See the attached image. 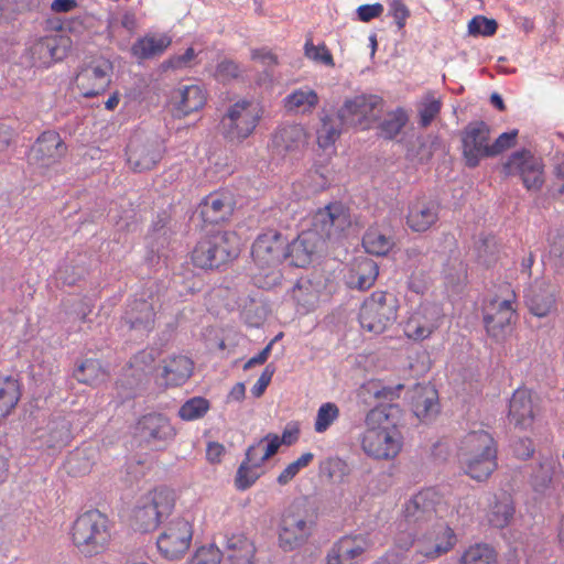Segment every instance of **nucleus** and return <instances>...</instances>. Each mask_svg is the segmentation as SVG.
Wrapping results in <instances>:
<instances>
[{"instance_id":"obj_10","label":"nucleus","mask_w":564,"mask_h":564,"mask_svg":"<svg viewBox=\"0 0 564 564\" xmlns=\"http://www.w3.org/2000/svg\"><path fill=\"white\" fill-rule=\"evenodd\" d=\"M383 100L377 95H358L345 100L339 108V116L346 127L368 130L379 119Z\"/></svg>"},{"instance_id":"obj_21","label":"nucleus","mask_w":564,"mask_h":564,"mask_svg":"<svg viewBox=\"0 0 564 564\" xmlns=\"http://www.w3.org/2000/svg\"><path fill=\"white\" fill-rule=\"evenodd\" d=\"M370 547L367 533L343 535L327 551L325 564H355Z\"/></svg>"},{"instance_id":"obj_58","label":"nucleus","mask_w":564,"mask_h":564,"mask_svg":"<svg viewBox=\"0 0 564 564\" xmlns=\"http://www.w3.org/2000/svg\"><path fill=\"white\" fill-rule=\"evenodd\" d=\"M518 137V130L501 133L492 143H490V158L496 156L514 145Z\"/></svg>"},{"instance_id":"obj_64","label":"nucleus","mask_w":564,"mask_h":564,"mask_svg":"<svg viewBox=\"0 0 564 564\" xmlns=\"http://www.w3.org/2000/svg\"><path fill=\"white\" fill-rule=\"evenodd\" d=\"M534 453L532 440L520 438L513 444V454L520 459H529Z\"/></svg>"},{"instance_id":"obj_16","label":"nucleus","mask_w":564,"mask_h":564,"mask_svg":"<svg viewBox=\"0 0 564 564\" xmlns=\"http://www.w3.org/2000/svg\"><path fill=\"white\" fill-rule=\"evenodd\" d=\"M251 256L259 268H275L288 257V239L281 232L270 229L257 237Z\"/></svg>"},{"instance_id":"obj_35","label":"nucleus","mask_w":564,"mask_h":564,"mask_svg":"<svg viewBox=\"0 0 564 564\" xmlns=\"http://www.w3.org/2000/svg\"><path fill=\"white\" fill-rule=\"evenodd\" d=\"M225 549L231 564H253L256 547L245 534L238 533L228 536Z\"/></svg>"},{"instance_id":"obj_9","label":"nucleus","mask_w":564,"mask_h":564,"mask_svg":"<svg viewBox=\"0 0 564 564\" xmlns=\"http://www.w3.org/2000/svg\"><path fill=\"white\" fill-rule=\"evenodd\" d=\"M351 226L349 208L341 202H330L312 216L310 230L318 239H338Z\"/></svg>"},{"instance_id":"obj_61","label":"nucleus","mask_w":564,"mask_h":564,"mask_svg":"<svg viewBox=\"0 0 564 564\" xmlns=\"http://www.w3.org/2000/svg\"><path fill=\"white\" fill-rule=\"evenodd\" d=\"M383 12V6L379 2L373 4H362L357 9L358 19L361 22H369L372 19L379 18Z\"/></svg>"},{"instance_id":"obj_49","label":"nucleus","mask_w":564,"mask_h":564,"mask_svg":"<svg viewBox=\"0 0 564 564\" xmlns=\"http://www.w3.org/2000/svg\"><path fill=\"white\" fill-rule=\"evenodd\" d=\"M339 417V408L333 402L323 403L317 410L314 430L317 433L326 432L329 426Z\"/></svg>"},{"instance_id":"obj_42","label":"nucleus","mask_w":564,"mask_h":564,"mask_svg":"<svg viewBox=\"0 0 564 564\" xmlns=\"http://www.w3.org/2000/svg\"><path fill=\"white\" fill-rule=\"evenodd\" d=\"M442 100L434 93L425 94L417 104L419 124L421 128H427L440 115Z\"/></svg>"},{"instance_id":"obj_44","label":"nucleus","mask_w":564,"mask_h":564,"mask_svg":"<svg viewBox=\"0 0 564 564\" xmlns=\"http://www.w3.org/2000/svg\"><path fill=\"white\" fill-rule=\"evenodd\" d=\"M402 389L403 384H398L395 387H384L379 380H369L359 388L358 395H372L378 400L393 401L394 399L399 398L400 391Z\"/></svg>"},{"instance_id":"obj_26","label":"nucleus","mask_w":564,"mask_h":564,"mask_svg":"<svg viewBox=\"0 0 564 564\" xmlns=\"http://www.w3.org/2000/svg\"><path fill=\"white\" fill-rule=\"evenodd\" d=\"M440 219V204L434 200L417 199L409 206L406 225L414 232H425Z\"/></svg>"},{"instance_id":"obj_47","label":"nucleus","mask_w":564,"mask_h":564,"mask_svg":"<svg viewBox=\"0 0 564 564\" xmlns=\"http://www.w3.org/2000/svg\"><path fill=\"white\" fill-rule=\"evenodd\" d=\"M33 58H37L42 64H51L57 58L56 37L46 36L40 39L31 47Z\"/></svg>"},{"instance_id":"obj_19","label":"nucleus","mask_w":564,"mask_h":564,"mask_svg":"<svg viewBox=\"0 0 564 564\" xmlns=\"http://www.w3.org/2000/svg\"><path fill=\"white\" fill-rule=\"evenodd\" d=\"M540 413L538 397L525 387L516 389L509 401L508 420L516 429L532 427Z\"/></svg>"},{"instance_id":"obj_1","label":"nucleus","mask_w":564,"mask_h":564,"mask_svg":"<svg viewBox=\"0 0 564 564\" xmlns=\"http://www.w3.org/2000/svg\"><path fill=\"white\" fill-rule=\"evenodd\" d=\"M401 422L402 409L398 404H379L370 409L365 415V431L359 437L366 455L383 460L395 458L403 446Z\"/></svg>"},{"instance_id":"obj_38","label":"nucleus","mask_w":564,"mask_h":564,"mask_svg":"<svg viewBox=\"0 0 564 564\" xmlns=\"http://www.w3.org/2000/svg\"><path fill=\"white\" fill-rule=\"evenodd\" d=\"M273 143L286 152L297 150L306 143L305 129L301 124L283 126L274 133Z\"/></svg>"},{"instance_id":"obj_27","label":"nucleus","mask_w":564,"mask_h":564,"mask_svg":"<svg viewBox=\"0 0 564 564\" xmlns=\"http://www.w3.org/2000/svg\"><path fill=\"white\" fill-rule=\"evenodd\" d=\"M514 511V505L509 495L506 492L494 494L488 498L486 519L490 527L503 529L510 524Z\"/></svg>"},{"instance_id":"obj_53","label":"nucleus","mask_w":564,"mask_h":564,"mask_svg":"<svg viewBox=\"0 0 564 564\" xmlns=\"http://www.w3.org/2000/svg\"><path fill=\"white\" fill-rule=\"evenodd\" d=\"M221 551L214 544L198 547L187 564H220Z\"/></svg>"},{"instance_id":"obj_5","label":"nucleus","mask_w":564,"mask_h":564,"mask_svg":"<svg viewBox=\"0 0 564 564\" xmlns=\"http://www.w3.org/2000/svg\"><path fill=\"white\" fill-rule=\"evenodd\" d=\"M240 252V238L235 231H221L199 240L192 251V262L200 269H217Z\"/></svg>"},{"instance_id":"obj_11","label":"nucleus","mask_w":564,"mask_h":564,"mask_svg":"<svg viewBox=\"0 0 564 564\" xmlns=\"http://www.w3.org/2000/svg\"><path fill=\"white\" fill-rule=\"evenodd\" d=\"M444 318V312L438 304L421 303L404 322V336L414 341H423L441 327Z\"/></svg>"},{"instance_id":"obj_25","label":"nucleus","mask_w":564,"mask_h":564,"mask_svg":"<svg viewBox=\"0 0 564 564\" xmlns=\"http://www.w3.org/2000/svg\"><path fill=\"white\" fill-rule=\"evenodd\" d=\"M31 151L33 160L39 165L48 167L65 156L67 147L58 132L48 130L37 138Z\"/></svg>"},{"instance_id":"obj_33","label":"nucleus","mask_w":564,"mask_h":564,"mask_svg":"<svg viewBox=\"0 0 564 564\" xmlns=\"http://www.w3.org/2000/svg\"><path fill=\"white\" fill-rule=\"evenodd\" d=\"M193 361L186 356H173L164 360L162 377L166 386L178 387L193 373Z\"/></svg>"},{"instance_id":"obj_43","label":"nucleus","mask_w":564,"mask_h":564,"mask_svg":"<svg viewBox=\"0 0 564 564\" xmlns=\"http://www.w3.org/2000/svg\"><path fill=\"white\" fill-rule=\"evenodd\" d=\"M362 246L368 253L386 256L393 247V241L378 229L370 228L362 238Z\"/></svg>"},{"instance_id":"obj_4","label":"nucleus","mask_w":564,"mask_h":564,"mask_svg":"<svg viewBox=\"0 0 564 564\" xmlns=\"http://www.w3.org/2000/svg\"><path fill=\"white\" fill-rule=\"evenodd\" d=\"M262 116L263 109L258 102L238 99L229 105L220 119L223 137L232 144H241L254 133Z\"/></svg>"},{"instance_id":"obj_62","label":"nucleus","mask_w":564,"mask_h":564,"mask_svg":"<svg viewBox=\"0 0 564 564\" xmlns=\"http://www.w3.org/2000/svg\"><path fill=\"white\" fill-rule=\"evenodd\" d=\"M529 307L533 315L544 317L551 312L553 307V300L550 296L541 301L538 297H533L529 302Z\"/></svg>"},{"instance_id":"obj_36","label":"nucleus","mask_w":564,"mask_h":564,"mask_svg":"<svg viewBox=\"0 0 564 564\" xmlns=\"http://www.w3.org/2000/svg\"><path fill=\"white\" fill-rule=\"evenodd\" d=\"M344 126L346 123L340 118L339 111L336 116L326 115L322 117L321 127L316 131L318 147L324 150L334 147L341 135Z\"/></svg>"},{"instance_id":"obj_20","label":"nucleus","mask_w":564,"mask_h":564,"mask_svg":"<svg viewBox=\"0 0 564 564\" xmlns=\"http://www.w3.org/2000/svg\"><path fill=\"white\" fill-rule=\"evenodd\" d=\"M507 174H519L527 189L538 191L544 183L543 164L530 151H517L510 155L505 164Z\"/></svg>"},{"instance_id":"obj_23","label":"nucleus","mask_w":564,"mask_h":564,"mask_svg":"<svg viewBox=\"0 0 564 564\" xmlns=\"http://www.w3.org/2000/svg\"><path fill=\"white\" fill-rule=\"evenodd\" d=\"M135 435L149 445L161 446L172 441L176 431L165 415L149 413L138 420Z\"/></svg>"},{"instance_id":"obj_29","label":"nucleus","mask_w":564,"mask_h":564,"mask_svg":"<svg viewBox=\"0 0 564 564\" xmlns=\"http://www.w3.org/2000/svg\"><path fill=\"white\" fill-rule=\"evenodd\" d=\"M283 108L295 115H310L319 104L318 94L310 86L292 90L283 100Z\"/></svg>"},{"instance_id":"obj_57","label":"nucleus","mask_w":564,"mask_h":564,"mask_svg":"<svg viewBox=\"0 0 564 564\" xmlns=\"http://www.w3.org/2000/svg\"><path fill=\"white\" fill-rule=\"evenodd\" d=\"M389 15H391L398 26V30L401 31L404 29L408 19L411 15L410 9L402 0H389Z\"/></svg>"},{"instance_id":"obj_63","label":"nucleus","mask_w":564,"mask_h":564,"mask_svg":"<svg viewBox=\"0 0 564 564\" xmlns=\"http://www.w3.org/2000/svg\"><path fill=\"white\" fill-rule=\"evenodd\" d=\"M196 53L193 47H188L184 54L174 55L166 61L169 67L177 69L189 66L195 58Z\"/></svg>"},{"instance_id":"obj_32","label":"nucleus","mask_w":564,"mask_h":564,"mask_svg":"<svg viewBox=\"0 0 564 564\" xmlns=\"http://www.w3.org/2000/svg\"><path fill=\"white\" fill-rule=\"evenodd\" d=\"M123 319L130 328L149 330L155 321L154 307L147 300H134L129 304Z\"/></svg>"},{"instance_id":"obj_56","label":"nucleus","mask_w":564,"mask_h":564,"mask_svg":"<svg viewBox=\"0 0 564 564\" xmlns=\"http://www.w3.org/2000/svg\"><path fill=\"white\" fill-rule=\"evenodd\" d=\"M240 73V66L236 62L224 59L217 64L214 76L218 82L228 83L238 78Z\"/></svg>"},{"instance_id":"obj_60","label":"nucleus","mask_w":564,"mask_h":564,"mask_svg":"<svg viewBox=\"0 0 564 564\" xmlns=\"http://www.w3.org/2000/svg\"><path fill=\"white\" fill-rule=\"evenodd\" d=\"M267 459L263 457V441H259L257 444L248 447L243 462H248L250 465L261 469Z\"/></svg>"},{"instance_id":"obj_40","label":"nucleus","mask_w":564,"mask_h":564,"mask_svg":"<svg viewBox=\"0 0 564 564\" xmlns=\"http://www.w3.org/2000/svg\"><path fill=\"white\" fill-rule=\"evenodd\" d=\"M414 414L422 421L430 419L438 412L437 392L433 388H422L414 397Z\"/></svg>"},{"instance_id":"obj_28","label":"nucleus","mask_w":564,"mask_h":564,"mask_svg":"<svg viewBox=\"0 0 564 564\" xmlns=\"http://www.w3.org/2000/svg\"><path fill=\"white\" fill-rule=\"evenodd\" d=\"M171 44L172 37L167 33H149L133 43L131 53L138 59H151L162 55Z\"/></svg>"},{"instance_id":"obj_51","label":"nucleus","mask_w":564,"mask_h":564,"mask_svg":"<svg viewBox=\"0 0 564 564\" xmlns=\"http://www.w3.org/2000/svg\"><path fill=\"white\" fill-rule=\"evenodd\" d=\"M304 55L316 63L334 67V58L325 43L314 45L312 37H307L304 44Z\"/></svg>"},{"instance_id":"obj_37","label":"nucleus","mask_w":564,"mask_h":564,"mask_svg":"<svg viewBox=\"0 0 564 564\" xmlns=\"http://www.w3.org/2000/svg\"><path fill=\"white\" fill-rule=\"evenodd\" d=\"M458 564H499V554L494 545L477 542L462 552Z\"/></svg>"},{"instance_id":"obj_2","label":"nucleus","mask_w":564,"mask_h":564,"mask_svg":"<svg viewBox=\"0 0 564 564\" xmlns=\"http://www.w3.org/2000/svg\"><path fill=\"white\" fill-rule=\"evenodd\" d=\"M457 459L465 475L484 482L498 469V443L484 429L470 430L459 440Z\"/></svg>"},{"instance_id":"obj_22","label":"nucleus","mask_w":564,"mask_h":564,"mask_svg":"<svg viewBox=\"0 0 564 564\" xmlns=\"http://www.w3.org/2000/svg\"><path fill=\"white\" fill-rule=\"evenodd\" d=\"M234 195L228 189H218L206 195L198 205V213L204 224L218 225L231 217L235 208Z\"/></svg>"},{"instance_id":"obj_12","label":"nucleus","mask_w":564,"mask_h":564,"mask_svg":"<svg viewBox=\"0 0 564 564\" xmlns=\"http://www.w3.org/2000/svg\"><path fill=\"white\" fill-rule=\"evenodd\" d=\"M192 539L193 524L184 518H175L158 536V550L167 560H178L188 551Z\"/></svg>"},{"instance_id":"obj_14","label":"nucleus","mask_w":564,"mask_h":564,"mask_svg":"<svg viewBox=\"0 0 564 564\" xmlns=\"http://www.w3.org/2000/svg\"><path fill=\"white\" fill-rule=\"evenodd\" d=\"M306 511L291 506L282 514L279 529V544L284 551H293L304 544L312 533V523Z\"/></svg>"},{"instance_id":"obj_31","label":"nucleus","mask_w":564,"mask_h":564,"mask_svg":"<svg viewBox=\"0 0 564 564\" xmlns=\"http://www.w3.org/2000/svg\"><path fill=\"white\" fill-rule=\"evenodd\" d=\"M378 274V264L372 259L361 257L351 263L348 284L350 288L367 290L375 284Z\"/></svg>"},{"instance_id":"obj_52","label":"nucleus","mask_w":564,"mask_h":564,"mask_svg":"<svg viewBox=\"0 0 564 564\" xmlns=\"http://www.w3.org/2000/svg\"><path fill=\"white\" fill-rule=\"evenodd\" d=\"M261 473L260 468L250 465L248 462H242L236 474V488L238 490H246L250 488L259 479Z\"/></svg>"},{"instance_id":"obj_39","label":"nucleus","mask_w":564,"mask_h":564,"mask_svg":"<svg viewBox=\"0 0 564 564\" xmlns=\"http://www.w3.org/2000/svg\"><path fill=\"white\" fill-rule=\"evenodd\" d=\"M21 397L18 380L10 376L0 377V419L8 416Z\"/></svg>"},{"instance_id":"obj_15","label":"nucleus","mask_w":564,"mask_h":564,"mask_svg":"<svg viewBox=\"0 0 564 564\" xmlns=\"http://www.w3.org/2000/svg\"><path fill=\"white\" fill-rule=\"evenodd\" d=\"M164 152V142L158 137L135 135L127 147V161L134 172H144L155 167Z\"/></svg>"},{"instance_id":"obj_54","label":"nucleus","mask_w":564,"mask_h":564,"mask_svg":"<svg viewBox=\"0 0 564 564\" xmlns=\"http://www.w3.org/2000/svg\"><path fill=\"white\" fill-rule=\"evenodd\" d=\"M497 21L495 19H488L484 15H476L468 23V32L474 36H491L497 32Z\"/></svg>"},{"instance_id":"obj_30","label":"nucleus","mask_w":564,"mask_h":564,"mask_svg":"<svg viewBox=\"0 0 564 564\" xmlns=\"http://www.w3.org/2000/svg\"><path fill=\"white\" fill-rule=\"evenodd\" d=\"M318 238L310 230L301 232L292 242L288 241V257L291 264L303 268L311 262L312 254L317 249Z\"/></svg>"},{"instance_id":"obj_3","label":"nucleus","mask_w":564,"mask_h":564,"mask_svg":"<svg viewBox=\"0 0 564 564\" xmlns=\"http://www.w3.org/2000/svg\"><path fill=\"white\" fill-rule=\"evenodd\" d=\"M69 538L82 556L91 558L102 555L112 543L113 522L98 509L87 510L73 521Z\"/></svg>"},{"instance_id":"obj_50","label":"nucleus","mask_w":564,"mask_h":564,"mask_svg":"<svg viewBox=\"0 0 564 564\" xmlns=\"http://www.w3.org/2000/svg\"><path fill=\"white\" fill-rule=\"evenodd\" d=\"M292 299L297 304V312L301 314H306L313 311L318 302V296L316 292L311 290L310 288L296 285L292 290Z\"/></svg>"},{"instance_id":"obj_24","label":"nucleus","mask_w":564,"mask_h":564,"mask_svg":"<svg viewBox=\"0 0 564 564\" xmlns=\"http://www.w3.org/2000/svg\"><path fill=\"white\" fill-rule=\"evenodd\" d=\"M170 102L175 117H187L205 107L207 93L199 85H184L172 91Z\"/></svg>"},{"instance_id":"obj_18","label":"nucleus","mask_w":564,"mask_h":564,"mask_svg":"<svg viewBox=\"0 0 564 564\" xmlns=\"http://www.w3.org/2000/svg\"><path fill=\"white\" fill-rule=\"evenodd\" d=\"M112 70L113 67L109 61H94L77 74L75 78L76 87L86 98L101 95L111 84Z\"/></svg>"},{"instance_id":"obj_55","label":"nucleus","mask_w":564,"mask_h":564,"mask_svg":"<svg viewBox=\"0 0 564 564\" xmlns=\"http://www.w3.org/2000/svg\"><path fill=\"white\" fill-rule=\"evenodd\" d=\"M209 167L219 177L230 175L234 172L232 159L225 152H215L209 156Z\"/></svg>"},{"instance_id":"obj_46","label":"nucleus","mask_w":564,"mask_h":564,"mask_svg":"<svg viewBox=\"0 0 564 564\" xmlns=\"http://www.w3.org/2000/svg\"><path fill=\"white\" fill-rule=\"evenodd\" d=\"M210 409V402L204 397H193L186 400L178 409V416L183 421L202 419Z\"/></svg>"},{"instance_id":"obj_8","label":"nucleus","mask_w":564,"mask_h":564,"mask_svg":"<svg viewBox=\"0 0 564 564\" xmlns=\"http://www.w3.org/2000/svg\"><path fill=\"white\" fill-rule=\"evenodd\" d=\"M175 505L173 490L159 487L143 495L133 509V523L138 530L149 532L155 530L164 517H167Z\"/></svg>"},{"instance_id":"obj_45","label":"nucleus","mask_w":564,"mask_h":564,"mask_svg":"<svg viewBox=\"0 0 564 564\" xmlns=\"http://www.w3.org/2000/svg\"><path fill=\"white\" fill-rule=\"evenodd\" d=\"M554 475L555 468L552 464H540L539 469L531 477L532 489L540 495L550 494L555 489Z\"/></svg>"},{"instance_id":"obj_6","label":"nucleus","mask_w":564,"mask_h":564,"mask_svg":"<svg viewBox=\"0 0 564 564\" xmlns=\"http://www.w3.org/2000/svg\"><path fill=\"white\" fill-rule=\"evenodd\" d=\"M454 529L445 522H438L421 533L415 540L410 535L406 540L398 539L397 545L408 550L414 545V554L420 563L434 562L448 554L457 544Z\"/></svg>"},{"instance_id":"obj_48","label":"nucleus","mask_w":564,"mask_h":564,"mask_svg":"<svg viewBox=\"0 0 564 564\" xmlns=\"http://www.w3.org/2000/svg\"><path fill=\"white\" fill-rule=\"evenodd\" d=\"M102 376L104 371L96 359H86L74 370V377L86 384H94Z\"/></svg>"},{"instance_id":"obj_34","label":"nucleus","mask_w":564,"mask_h":564,"mask_svg":"<svg viewBox=\"0 0 564 564\" xmlns=\"http://www.w3.org/2000/svg\"><path fill=\"white\" fill-rule=\"evenodd\" d=\"M437 494L429 488L419 491L405 505L403 514L408 520L419 521L434 512Z\"/></svg>"},{"instance_id":"obj_59","label":"nucleus","mask_w":564,"mask_h":564,"mask_svg":"<svg viewBox=\"0 0 564 564\" xmlns=\"http://www.w3.org/2000/svg\"><path fill=\"white\" fill-rule=\"evenodd\" d=\"M273 373L274 368L271 365H268L260 375L257 382L251 388V393L254 398H260L264 393L265 389L272 380Z\"/></svg>"},{"instance_id":"obj_13","label":"nucleus","mask_w":564,"mask_h":564,"mask_svg":"<svg viewBox=\"0 0 564 564\" xmlns=\"http://www.w3.org/2000/svg\"><path fill=\"white\" fill-rule=\"evenodd\" d=\"M482 319L489 337L503 339L518 319L514 301L498 297L490 300L484 306Z\"/></svg>"},{"instance_id":"obj_17","label":"nucleus","mask_w":564,"mask_h":564,"mask_svg":"<svg viewBox=\"0 0 564 564\" xmlns=\"http://www.w3.org/2000/svg\"><path fill=\"white\" fill-rule=\"evenodd\" d=\"M490 127L485 121L469 122L462 131V152L468 167L490 158Z\"/></svg>"},{"instance_id":"obj_41","label":"nucleus","mask_w":564,"mask_h":564,"mask_svg":"<svg viewBox=\"0 0 564 564\" xmlns=\"http://www.w3.org/2000/svg\"><path fill=\"white\" fill-rule=\"evenodd\" d=\"M408 121V111L402 107H398L387 112L386 118L379 124V129L386 139L392 140L403 130Z\"/></svg>"},{"instance_id":"obj_7","label":"nucleus","mask_w":564,"mask_h":564,"mask_svg":"<svg viewBox=\"0 0 564 564\" xmlns=\"http://www.w3.org/2000/svg\"><path fill=\"white\" fill-rule=\"evenodd\" d=\"M398 310V299L392 293L373 291L360 306V326L367 332L382 334L397 321Z\"/></svg>"}]
</instances>
